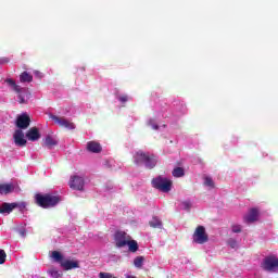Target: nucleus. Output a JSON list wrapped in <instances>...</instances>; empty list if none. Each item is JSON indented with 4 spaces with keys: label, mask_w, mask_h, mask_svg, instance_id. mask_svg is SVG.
I'll list each match as a JSON object with an SVG mask.
<instances>
[{
    "label": "nucleus",
    "mask_w": 278,
    "mask_h": 278,
    "mask_svg": "<svg viewBox=\"0 0 278 278\" xmlns=\"http://www.w3.org/2000/svg\"><path fill=\"white\" fill-rule=\"evenodd\" d=\"M194 244H205L210 242V236L205 231L204 226H198L192 235Z\"/></svg>",
    "instance_id": "39448f33"
},
{
    "label": "nucleus",
    "mask_w": 278,
    "mask_h": 278,
    "mask_svg": "<svg viewBox=\"0 0 278 278\" xmlns=\"http://www.w3.org/2000/svg\"><path fill=\"white\" fill-rule=\"evenodd\" d=\"M52 257L55 262H61V264H62V260H64V256L59 251H53Z\"/></svg>",
    "instance_id": "393cba45"
},
{
    "label": "nucleus",
    "mask_w": 278,
    "mask_h": 278,
    "mask_svg": "<svg viewBox=\"0 0 278 278\" xmlns=\"http://www.w3.org/2000/svg\"><path fill=\"white\" fill-rule=\"evenodd\" d=\"M50 118H52V121L54 123H56V125H59V127H65V129H75V124L73 122L66 119V117L51 115Z\"/></svg>",
    "instance_id": "0eeeda50"
},
{
    "label": "nucleus",
    "mask_w": 278,
    "mask_h": 278,
    "mask_svg": "<svg viewBox=\"0 0 278 278\" xmlns=\"http://www.w3.org/2000/svg\"><path fill=\"white\" fill-rule=\"evenodd\" d=\"M20 81H22V84H31V81H34V76H31V74L27 73V72H23L20 75Z\"/></svg>",
    "instance_id": "a211bd4d"
},
{
    "label": "nucleus",
    "mask_w": 278,
    "mask_h": 278,
    "mask_svg": "<svg viewBox=\"0 0 278 278\" xmlns=\"http://www.w3.org/2000/svg\"><path fill=\"white\" fill-rule=\"evenodd\" d=\"M231 229L233 233H240L242 231V227L240 225H233Z\"/></svg>",
    "instance_id": "c85d7f7f"
},
{
    "label": "nucleus",
    "mask_w": 278,
    "mask_h": 278,
    "mask_svg": "<svg viewBox=\"0 0 278 278\" xmlns=\"http://www.w3.org/2000/svg\"><path fill=\"white\" fill-rule=\"evenodd\" d=\"M61 266L65 269V270H73V268H79V262L77 261H64L61 263Z\"/></svg>",
    "instance_id": "dca6fc26"
},
{
    "label": "nucleus",
    "mask_w": 278,
    "mask_h": 278,
    "mask_svg": "<svg viewBox=\"0 0 278 278\" xmlns=\"http://www.w3.org/2000/svg\"><path fill=\"white\" fill-rule=\"evenodd\" d=\"M0 64H10V59L8 56H3L0 59Z\"/></svg>",
    "instance_id": "7c9ffc66"
},
{
    "label": "nucleus",
    "mask_w": 278,
    "mask_h": 278,
    "mask_svg": "<svg viewBox=\"0 0 278 278\" xmlns=\"http://www.w3.org/2000/svg\"><path fill=\"white\" fill-rule=\"evenodd\" d=\"M14 210H20V212H23L27 207V202H13Z\"/></svg>",
    "instance_id": "b1692460"
},
{
    "label": "nucleus",
    "mask_w": 278,
    "mask_h": 278,
    "mask_svg": "<svg viewBox=\"0 0 278 278\" xmlns=\"http://www.w3.org/2000/svg\"><path fill=\"white\" fill-rule=\"evenodd\" d=\"M43 147H47V149H51L52 147H58V140H55L53 137L48 135L45 139Z\"/></svg>",
    "instance_id": "f3484780"
},
{
    "label": "nucleus",
    "mask_w": 278,
    "mask_h": 278,
    "mask_svg": "<svg viewBox=\"0 0 278 278\" xmlns=\"http://www.w3.org/2000/svg\"><path fill=\"white\" fill-rule=\"evenodd\" d=\"M172 175H173V177H184V175H186V170H184L182 167H176L172 172Z\"/></svg>",
    "instance_id": "4be33fe9"
},
{
    "label": "nucleus",
    "mask_w": 278,
    "mask_h": 278,
    "mask_svg": "<svg viewBox=\"0 0 278 278\" xmlns=\"http://www.w3.org/2000/svg\"><path fill=\"white\" fill-rule=\"evenodd\" d=\"M204 186H207L208 188H215L214 180L212 179V177L204 178Z\"/></svg>",
    "instance_id": "a878e982"
},
{
    "label": "nucleus",
    "mask_w": 278,
    "mask_h": 278,
    "mask_svg": "<svg viewBox=\"0 0 278 278\" xmlns=\"http://www.w3.org/2000/svg\"><path fill=\"white\" fill-rule=\"evenodd\" d=\"M99 278H116V277L112 276V274H110V273L101 271L99 274Z\"/></svg>",
    "instance_id": "c756f323"
},
{
    "label": "nucleus",
    "mask_w": 278,
    "mask_h": 278,
    "mask_svg": "<svg viewBox=\"0 0 278 278\" xmlns=\"http://www.w3.org/2000/svg\"><path fill=\"white\" fill-rule=\"evenodd\" d=\"M13 138L17 147H25V144H27V140H25V134L21 129L15 130Z\"/></svg>",
    "instance_id": "9b49d317"
},
{
    "label": "nucleus",
    "mask_w": 278,
    "mask_h": 278,
    "mask_svg": "<svg viewBox=\"0 0 278 278\" xmlns=\"http://www.w3.org/2000/svg\"><path fill=\"white\" fill-rule=\"evenodd\" d=\"M26 138L31 142H36V140H40V130L38 127L29 128L26 132Z\"/></svg>",
    "instance_id": "f8f14e48"
},
{
    "label": "nucleus",
    "mask_w": 278,
    "mask_h": 278,
    "mask_svg": "<svg viewBox=\"0 0 278 278\" xmlns=\"http://www.w3.org/2000/svg\"><path fill=\"white\" fill-rule=\"evenodd\" d=\"M31 123V118L27 114H22L16 119V127L18 129H27Z\"/></svg>",
    "instance_id": "9d476101"
},
{
    "label": "nucleus",
    "mask_w": 278,
    "mask_h": 278,
    "mask_svg": "<svg viewBox=\"0 0 278 278\" xmlns=\"http://www.w3.org/2000/svg\"><path fill=\"white\" fill-rule=\"evenodd\" d=\"M149 225L152 227V229H162V220L157 216L152 217V220L149 222Z\"/></svg>",
    "instance_id": "6ab92c4d"
},
{
    "label": "nucleus",
    "mask_w": 278,
    "mask_h": 278,
    "mask_svg": "<svg viewBox=\"0 0 278 278\" xmlns=\"http://www.w3.org/2000/svg\"><path fill=\"white\" fill-rule=\"evenodd\" d=\"M151 123H153V121H150V125H151Z\"/></svg>",
    "instance_id": "e433bc0d"
},
{
    "label": "nucleus",
    "mask_w": 278,
    "mask_h": 278,
    "mask_svg": "<svg viewBox=\"0 0 278 278\" xmlns=\"http://www.w3.org/2000/svg\"><path fill=\"white\" fill-rule=\"evenodd\" d=\"M182 205L185 210H190V207H192V204L190 203V201L182 202Z\"/></svg>",
    "instance_id": "2f4dec72"
},
{
    "label": "nucleus",
    "mask_w": 278,
    "mask_h": 278,
    "mask_svg": "<svg viewBox=\"0 0 278 278\" xmlns=\"http://www.w3.org/2000/svg\"><path fill=\"white\" fill-rule=\"evenodd\" d=\"M14 190V186L10 184L0 185V194H10Z\"/></svg>",
    "instance_id": "aec40b11"
},
{
    "label": "nucleus",
    "mask_w": 278,
    "mask_h": 278,
    "mask_svg": "<svg viewBox=\"0 0 278 278\" xmlns=\"http://www.w3.org/2000/svg\"><path fill=\"white\" fill-rule=\"evenodd\" d=\"M126 278H138V277L128 275Z\"/></svg>",
    "instance_id": "c9c22d12"
},
{
    "label": "nucleus",
    "mask_w": 278,
    "mask_h": 278,
    "mask_svg": "<svg viewBox=\"0 0 278 278\" xmlns=\"http://www.w3.org/2000/svg\"><path fill=\"white\" fill-rule=\"evenodd\" d=\"M114 241L117 249H123V247H127V242L129 241V239L127 238V232L116 231L114 235Z\"/></svg>",
    "instance_id": "423d86ee"
},
{
    "label": "nucleus",
    "mask_w": 278,
    "mask_h": 278,
    "mask_svg": "<svg viewBox=\"0 0 278 278\" xmlns=\"http://www.w3.org/2000/svg\"><path fill=\"white\" fill-rule=\"evenodd\" d=\"M229 245L231 247V249H236L238 247V242H236V240H230Z\"/></svg>",
    "instance_id": "72a5a7b5"
},
{
    "label": "nucleus",
    "mask_w": 278,
    "mask_h": 278,
    "mask_svg": "<svg viewBox=\"0 0 278 278\" xmlns=\"http://www.w3.org/2000/svg\"><path fill=\"white\" fill-rule=\"evenodd\" d=\"M102 149L101 143L97 141H89L87 143V151H90V153H101Z\"/></svg>",
    "instance_id": "4468645a"
},
{
    "label": "nucleus",
    "mask_w": 278,
    "mask_h": 278,
    "mask_svg": "<svg viewBox=\"0 0 278 278\" xmlns=\"http://www.w3.org/2000/svg\"><path fill=\"white\" fill-rule=\"evenodd\" d=\"M261 268L266 273H275L278 269V257L276 255H268L263 258Z\"/></svg>",
    "instance_id": "20e7f679"
},
{
    "label": "nucleus",
    "mask_w": 278,
    "mask_h": 278,
    "mask_svg": "<svg viewBox=\"0 0 278 278\" xmlns=\"http://www.w3.org/2000/svg\"><path fill=\"white\" fill-rule=\"evenodd\" d=\"M60 201H62V198H60V195H55L52 193L35 194L36 205H38L39 207H42L43 210H49V207H55V205H58Z\"/></svg>",
    "instance_id": "f257e3e1"
},
{
    "label": "nucleus",
    "mask_w": 278,
    "mask_h": 278,
    "mask_svg": "<svg viewBox=\"0 0 278 278\" xmlns=\"http://www.w3.org/2000/svg\"><path fill=\"white\" fill-rule=\"evenodd\" d=\"M152 129H160V126H157V124H152Z\"/></svg>",
    "instance_id": "f704fd0d"
},
{
    "label": "nucleus",
    "mask_w": 278,
    "mask_h": 278,
    "mask_svg": "<svg viewBox=\"0 0 278 278\" xmlns=\"http://www.w3.org/2000/svg\"><path fill=\"white\" fill-rule=\"evenodd\" d=\"M144 264V256H137L134 260V266L136 268H142V265Z\"/></svg>",
    "instance_id": "5701e85b"
},
{
    "label": "nucleus",
    "mask_w": 278,
    "mask_h": 278,
    "mask_svg": "<svg viewBox=\"0 0 278 278\" xmlns=\"http://www.w3.org/2000/svg\"><path fill=\"white\" fill-rule=\"evenodd\" d=\"M126 247H128V251H130V253H136L138 251V241L128 240Z\"/></svg>",
    "instance_id": "412c9836"
},
{
    "label": "nucleus",
    "mask_w": 278,
    "mask_h": 278,
    "mask_svg": "<svg viewBox=\"0 0 278 278\" xmlns=\"http://www.w3.org/2000/svg\"><path fill=\"white\" fill-rule=\"evenodd\" d=\"M5 81L9 86H11V88H13L15 92H17L18 103H26L25 97L23 96V88L16 85V81H14V79L8 78Z\"/></svg>",
    "instance_id": "1a4fd4ad"
},
{
    "label": "nucleus",
    "mask_w": 278,
    "mask_h": 278,
    "mask_svg": "<svg viewBox=\"0 0 278 278\" xmlns=\"http://www.w3.org/2000/svg\"><path fill=\"white\" fill-rule=\"evenodd\" d=\"M135 162L136 164H144L146 168L151 169V168H155L157 164V159L154 156V154L139 151L135 154Z\"/></svg>",
    "instance_id": "f03ea898"
},
{
    "label": "nucleus",
    "mask_w": 278,
    "mask_h": 278,
    "mask_svg": "<svg viewBox=\"0 0 278 278\" xmlns=\"http://www.w3.org/2000/svg\"><path fill=\"white\" fill-rule=\"evenodd\" d=\"M8 254H5V250H0V264H5V258Z\"/></svg>",
    "instance_id": "bb28decb"
},
{
    "label": "nucleus",
    "mask_w": 278,
    "mask_h": 278,
    "mask_svg": "<svg viewBox=\"0 0 278 278\" xmlns=\"http://www.w3.org/2000/svg\"><path fill=\"white\" fill-rule=\"evenodd\" d=\"M118 101H121V103H127L128 97L127 96H119Z\"/></svg>",
    "instance_id": "473e14b6"
},
{
    "label": "nucleus",
    "mask_w": 278,
    "mask_h": 278,
    "mask_svg": "<svg viewBox=\"0 0 278 278\" xmlns=\"http://www.w3.org/2000/svg\"><path fill=\"white\" fill-rule=\"evenodd\" d=\"M49 273H50L51 277H54V278L62 277V274L60 271H58L56 269H50Z\"/></svg>",
    "instance_id": "cd10ccee"
},
{
    "label": "nucleus",
    "mask_w": 278,
    "mask_h": 278,
    "mask_svg": "<svg viewBox=\"0 0 278 278\" xmlns=\"http://www.w3.org/2000/svg\"><path fill=\"white\" fill-rule=\"evenodd\" d=\"M257 216H260V211H257V208H251L249 214L244 216V222L255 223V220H257Z\"/></svg>",
    "instance_id": "ddd939ff"
},
{
    "label": "nucleus",
    "mask_w": 278,
    "mask_h": 278,
    "mask_svg": "<svg viewBox=\"0 0 278 278\" xmlns=\"http://www.w3.org/2000/svg\"><path fill=\"white\" fill-rule=\"evenodd\" d=\"M85 185H86V181L84 180V178L81 176H72L71 177L70 188H72V190L83 191Z\"/></svg>",
    "instance_id": "6e6552de"
},
{
    "label": "nucleus",
    "mask_w": 278,
    "mask_h": 278,
    "mask_svg": "<svg viewBox=\"0 0 278 278\" xmlns=\"http://www.w3.org/2000/svg\"><path fill=\"white\" fill-rule=\"evenodd\" d=\"M151 184L153 188H155L156 190H160L161 192H170L173 188V181L162 176L153 178Z\"/></svg>",
    "instance_id": "7ed1b4c3"
},
{
    "label": "nucleus",
    "mask_w": 278,
    "mask_h": 278,
    "mask_svg": "<svg viewBox=\"0 0 278 278\" xmlns=\"http://www.w3.org/2000/svg\"><path fill=\"white\" fill-rule=\"evenodd\" d=\"M14 212V202L13 203H8L4 202L0 206V214H12Z\"/></svg>",
    "instance_id": "2eb2a0df"
}]
</instances>
